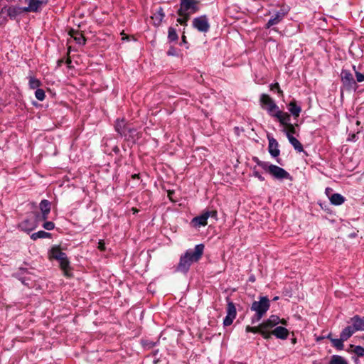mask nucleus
I'll use <instances>...</instances> for the list:
<instances>
[{"mask_svg":"<svg viewBox=\"0 0 364 364\" xmlns=\"http://www.w3.org/2000/svg\"><path fill=\"white\" fill-rule=\"evenodd\" d=\"M205 245L203 244L196 245L194 249H188L180 257V260L176 267V271L182 273H187L194 262H197L201 258L204 252Z\"/></svg>","mask_w":364,"mask_h":364,"instance_id":"f257e3e1","label":"nucleus"},{"mask_svg":"<svg viewBox=\"0 0 364 364\" xmlns=\"http://www.w3.org/2000/svg\"><path fill=\"white\" fill-rule=\"evenodd\" d=\"M270 306V301L267 296H260L259 301H255L250 307L255 314L251 318L252 324L259 322L265 315Z\"/></svg>","mask_w":364,"mask_h":364,"instance_id":"f03ea898","label":"nucleus"},{"mask_svg":"<svg viewBox=\"0 0 364 364\" xmlns=\"http://www.w3.org/2000/svg\"><path fill=\"white\" fill-rule=\"evenodd\" d=\"M199 0H180V8L177 11L178 15L185 14L191 16L200 10Z\"/></svg>","mask_w":364,"mask_h":364,"instance_id":"7ed1b4c3","label":"nucleus"},{"mask_svg":"<svg viewBox=\"0 0 364 364\" xmlns=\"http://www.w3.org/2000/svg\"><path fill=\"white\" fill-rule=\"evenodd\" d=\"M50 255L53 259L59 262L60 268L64 271L65 274L68 275L70 262L66 254L62 252L59 246H55L52 247L50 250Z\"/></svg>","mask_w":364,"mask_h":364,"instance_id":"20e7f679","label":"nucleus"},{"mask_svg":"<svg viewBox=\"0 0 364 364\" xmlns=\"http://www.w3.org/2000/svg\"><path fill=\"white\" fill-rule=\"evenodd\" d=\"M340 77L342 85L346 90L355 91L357 89L356 81L354 80L353 75L349 70L342 69Z\"/></svg>","mask_w":364,"mask_h":364,"instance_id":"39448f33","label":"nucleus"},{"mask_svg":"<svg viewBox=\"0 0 364 364\" xmlns=\"http://www.w3.org/2000/svg\"><path fill=\"white\" fill-rule=\"evenodd\" d=\"M265 172L269 173L272 177L277 180H292V176L289 172L277 165L269 164Z\"/></svg>","mask_w":364,"mask_h":364,"instance_id":"423d86ee","label":"nucleus"},{"mask_svg":"<svg viewBox=\"0 0 364 364\" xmlns=\"http://www.w3.org/2000/svg\"><path fill=\"white\" fill-rule=\"evenodd\" d=\"M192 26L200 33H208L210 28L208 17L206 15H201L194 18Z\"/></svg>","mask_w":364,"mask_h":364,"instance_id":"0eeeda50","label":"nucleus"},{"mask_svg":"<svg viewBox=\"0 0 364 364\" xmlns=\"http://www.w3.org/2000/svg\"><path fill=\"white\" fill-rule=\"evenodd\" d=\"M262 107L267 110L269 116L274 117L275 112L279 110L274 101L267 94H262L259 99Z\"/></svg>","mask_w":364,"mask_h":364,"instance_id":"6e6552de","label":"nucleus"},{"mask_svg":"<svg viewBox=\"0 0 364 364\" xmlns=\"http://www.w3.org/2000/svg\"><path fill=\"white\" fill-rule=\"evenodd\" d=\"M236 315L237 311L235 304L228 299L227 315L223 320L224 326H230L232 323L234 319L235 318Z\"/></svg>","mask_w":364,"mask_h":364,"instance_id":"1a4fd4ad","label":"nucleus"},{"mask_svg":"<svg viewBox=\"0 0 364 364\" xmlns=\"http://www.w3.org/2000/svg\"><path fill=\"white\" fill-rule=\"evenodd\" d=\"M279 321L280 318L278 316L272 315L261 323L262 330L269 334V338L272 336V331H269V330L279 324Z\"/></svg>","mask_w":364,"mask_h":364,"instance_id":"9d476101","label":"nucleus"},{"mask_svg":"<svg viewBox=\"0 0 364 364\" xmlns=\"http://www.w3.org/2000/svg\"><path fill=\"white\" fill-rule=\"evenodd\" d=\"M39 208L41 211V215L38 213L36 215V218L38 220L46 221L48 219L50 211V203L48 200L43 199L41 201Z\"/></svg>","mask_w":364,"mask_h":364,"instance_id":"9b49d317","label":"nucleus"},{"mask_svg":"<svg viewBox=\"0 0 364 364\" xmlns=\"http://www.w3.org/2000/svg\"><path fill=\"white\" fill-rule=\"evenodd\" d=\"M269 145H268V151L270 155L276 158L279 156L280 154V150L279 149V144L277 141L273 138L272 136H267Z\"/></svg>","mask_w":364,"mask_h":364,"instance_id":"f8f14e48","label":"nucleus"},{"mask_svg":"<svg viewBox=\"0 0 364 364\" xmlns=\"http://www.w3.org/2000/svg\"><path fill=\"white\" fill-rule=\"evenodd\" d=\"M287 12L284 11L283 10H280L277 11L276 14H274L272 18L268 21L267 23L265 28H269L270 27L277 25L279 23H280L284 16H286Z\"/></svg>","mask_w":364,"mask_h":364,"instance_id":"ddd939ff","label":"nucleus"},{"mask_svg":"<svg viewBox=\"0 0 364 364\" xmlns=\"http://www.w3.org/2000/svg\"><path fill=\"white\" fill-rule=\"evenodd\" d=\"M273 117L276 118L280 124L284 127L291 123L290 114L287 112H282L280 109L275 112Z\"/></svg>","mask_w":364,"mask_h":364,"instance_id":"4468645a","label":"nucleus"},{"mask_svg":"<svg viewBox=\"0 0 364 364\" xmlns=\"http://www.w3.org/2000/svg\"><path fill=\"white\" fill-rule=\"evenodd\" d=\"M348 323H351L356 331H364V316L361 317L358 315H355L350 318Z\"/></svg>","mask_w":364,"mask_h":364,"instance_id":"2eb2a0df","label":"nucleus"},{"mask_svg":"<svg viewBox=\"0 0 364 364\" xmlns=\"http://www.w3.org/2000/svg\"><path fill=\"white\" fill-rule=\"evenodd\" d=\"M43 4L44 2L40 0H28V6L23 7V10L25 12H37Z\"/></svg>","mask_w":364,"mask_h":364,"instance_id":"dca6fc26","label":"nucleus"},{"mask_svg":"<svg viewBox=\"0 0 364 364\" xmlns=\"http://www.w3.org/2000/svg\"><path fill=\"white\" fill-rule=\"evenodd\" d=\"M272 335H274L277 338L284 340L289 336V331L285 327L277 326L272 331Z\"/></svg>","mask_w":364,"mask_h":364,"instance_id":"f3484780","label":"nucleus"},{"mask_svg":"<svg viewBox=\"0 0 364 364\" xmlns=\"http://www.w3.org/2000/svg\"><path fill=\"white\" fill-rule=\"evenodd\" d=\"M207 221V215L203 213L200 215L193 218L191 223L194 228H200L201 226H205L208 223Z\"/></svg>","mask_w":364,"mask_h":364,"instance_id":"a211bd4d","label":"nucleus"},{"mask_svg":"<svg viewBox=\"0 0 364 364\" xmlns=\"http://www.w3.org/2000/svg\"><path fill=\"white\" fill-rule=\"evenodd\" d=\"M165 16V14L164 12V9L162 7H159L155 13L151 16V19L154 21V24L156 26H159L161 25L164 18Z\"/></svg>","mask_w":364,"mask_h":364,"instance_id":"6ab92c4d","label":"nucleus"},{"mask_svg":"<svg viewBox=\"0 0 364 364\" xmlns=\"http://www.w3.org/2000/svg\"><path fill=\"white\" fill-rule=\"evenodd\" d=\"M127 124L125 123V121L124 119H117L116 124H115V130L116 132L122 136H127Z\"/></svg>","mask_w":364,"mask_h":364,"instance_id":"aec40b11","label":"nucleus"},{"mask_svg":"<svg viewBox=\"0 0 364 364\" xmlns=\"http://www.w3.org/2000/svg\"><path fill=\"white\" fill-rule=\"evenodd\" d=\"M69 35L73 38V39L75 40V41L79 44V45H85V43H86V39L84 37V36L80 33L78 31H76V30H74V29H71L70 31H69Z\"/></svg>","mask_w":364,"mask_h":364,"instance_id":"412c9836","label":"nucleus"},{"mask_svg":"<svg viewBox=\"0 0 364 364\" xmlns=\"http://www.w3.org/2000/svg\"><path fill=\"white\" fill-rule=\"evenodd\" d=\"M245 331L246 332L249 333V332H252V333H259L261 334V336L264 338V339H269V334L267 332H264L262 327H261V323L257 326H254V327H252V326H247L245 328Z\"/></svg>","mask_w":364,"mask_h":364,"instance_id":"4be33fe9","label":"nucleus"},{"mask_svg":"<svg viewBox=\"0 0 364 364\" xmlns=\"http://www.w3.org/2000/svg\"><path fill=\"white\" fill-rule=\"evenodd\" d=\"M288 109L289 112L295 117L297 118L301 112V106L298 105L296 102L293 100L291 101L288 105Z\"/></svg>","mask_w":364,"mask_h":364,"instance_id":"5701e85b","label":"nucleus"},{"mask_svg":"<svg viewBox=\"0 0 364 364\" xmlns=\"http://www.w3.org/2000/svg\"><path fill=\"white\" fill-rule=\"evenodd\" d=\"M355 332H356V331L353 326V325L348 326L346 328H344L343 331L341 332L340 337L342 338V340H344L346 341L350 337H351Z\"/></svg>","mask_w":364,"mask_h":364,"instance_id":"b1692460","label":"nucleus"},{"mask_svg":"<svg viewBox=\"0 0 364 364\" xmlns=\"http://www.w3.org/2000/svg\"><path fill=\"white\" fill-rule=\"evenodd\" d=\"M23 9L19 6H10L7 10V14L11 19H15L21 13L25 12Z\"/></svg>","mask_w":364,"mask_h":364,"instance_id":"393cba45","label":"nucleus"},{"mask_svg":"<svg viewBox=\"0 0 364 364\" xmlns=\"http://www.w3.org/2000/svg\"><path fill=\"white\" fill-rule=\"evenodd\" d=\"M329 199L331 203L334 205H340L345 202V198L339 193H333Z\"/></svg>","mask_w":364,"mask_h":364,"instance_id":"a878e982","label":"nucleus"},{"mask_svg":"<svg viewBox=\"0 0 364 364\" xmlns=\"http://www.w3.org/2000/svg\"><path fill=\"white\" fill-rule=\"evenodd\" d=\"M289 143L294 146V149L299 152L304 151L303 146L301 142L293 136H288Z\"/></svg>","mask_w":364,"mask_h":364,"instance_id":"bb28decb","label":"nucleus"},{"mask_svg":"<svg viewBox=\"0 0 364 364\" xmlns=\"http://www.w3.org/2000/svg\"><path fill=\"white\" fill-rule=\"evenodd\" d=\"M168 40L170 43L177 42L178 40V35L173 27L171 26L168 29Z\"/></svg>","mask_w":364,"mask_h":364,"instance_id":"cd10ccee","label":"nucleus"},{"mask_svg":"<svg viewBox=\"0 0 364 364\" xmlns=\"http://www.w3.org/2000/svg\"><path fill=\"white\" fill-rule=\"evenodd\" d=\"M50 237L51 234L50 232L43 230L38 231L31 235V238L33 240H36L37 239L40 238H50Z\"/></svg>","mask_w":364,"mask_h":364,"instance_id":"c85d7f7f","label":"nucleus"},{"mask_svg":"<svg viewBox=\"0 0 364 364\" xmlns=\"http://www.w3.org/2000/svg\"><path fill=\"white\" fill-rule=\"evenodd\" d=\"M328 364H348V363L343 357L338 355H333L331 357Z\"/></svg>","mask_w":364,"mask_h":364,"instance_id":"c756f323","label":"nucleus"},{"mask_svg":"<svg viewBox=\"0 0 364 364\" xmlns=\"http://www.w3.org/2000/svg\"><path fill=\"white\" fill-rule=\"evenodd\" d=\"M331 341L333 346L337 350H343L344 345L343 341L344 340H342V338L340 337V338H331Z\"/></svg>","mask_w":364,"mask_h":364,"instance_id":"7c9ffc66","label":"nucleus"},{"mask_svg":"<svg viewBox=\"0 0 364 364\" xmlns=\"http://www.w3.org/2000/svg\"><path fill=\"white\" fill-rule=\"evenodd\" d=\"M41 85V81L34 77H30L29 78V87L31 89H37L38 87H40Z\"/></svg>","mask_w":364,"mask_h":364,"instance_id":"2f4dec72","label":"nucleus"},{"mask_svg":"<svg viewBox=\"0 0 364 364\" xmlns=\"http://www.w3.org/2000/svg\"><path fill=\"white\" fill-rule=\"evenodd\" d=\"M296 126H297V124H296ZM285 132L287 138L288 136H293V134H296L295 125L292 124L291 123L285 127Z\"/></svg>","mask_w":364,"mask_h":364,"instance_id":"473e14b6","label":"nucleus"},{"mask_svg":"<svg viewBox=\"0 0 364 364\" xmlns=\"http://www.w3.org/2000/svg\"><path fill=\"white\" fill-rule=\"evenodd\" d=\"M180 17L177 18V22L183 26H187V22L190 18V16L185 14L183 15H178Z\"/></svg>","mask_w":364,"mask_h":364,"instance_id":"72a5a7b5","label":"nucleus"},{"mask_svg":"<svg viewBox=\"0 0 364 364\" xmlns=\"http://www.w3.org/2000/svg\"><path fill=\"white\" fill-rule=\"evenodd\" d=\"M253 160L257 164V165L259 166V167H261L264 171H266L267 168L268 167V166L269 164V162L260 161L257 157H254Z\"/></svg>","mask_w":364,"mask_h":364,"instance_id":"f704fd0d","label":"nucleus"},{"mask_svg":"<svg viewBox=\"0 0 364 364\" xmlns=\"http://www.w3.org/2000/svg\"><path fill=\"white\" fill-rule=\"evenodd\" d=\"M353 69L355 72V77H356L355 81L358 82H364V74L357 71L355 69V65H353Z\"/></svg>","mask_w":364,"mask_h":364,"instance_id":"c9c22d12","label":"nucleus"},{"mask_svg":"<svg viewBox=\"0 0 364 364\" xmlns=\"http://www.w3.org/2000/svg\"><path fill=\"white\" fill-rule=\"evenodd\" d=\"M35 96L38 100L43 101L46 97L45 91L43 89H37L35 92Z\"/></svg>","mask_w":364,"mask_h":364,"instance_id":"e433bc0d","label":"nucleus"},{"mask_svg":"<svg viewBox=\"0 0 364 364\" xmlns=\"http://www.w3.org/2000/svg\"><path fill=\"white\" fill-rule=\"evenodd\" d=\"M28 224H29V220H25L21 223L19 226L21 228V230H25V231L32 230L33 229V228L28 227Z\"/></svg>","mask_w":364,"mask_h":364,"instance_id":"4c0bfd02","label":"nucleus"},{"mask_svg":"<svg viewBox=\"0 0 364 364\" xmlns=\"http://www.w3.org/2000/svg\"><path fill=\"white\" fill-rule=\"evenodd\" d=\"M354 353L358 357H364V348L360 346H357L354 348Z\"/></svg>","mask_w":364,"mask_h":364,"instance_id":"58836bf2","label":"nucleus"},{"mask_svg":"<svg viewBox=\"0 0 364 364\" xmlns=\"http://www.w3.org/2000/svg\"><path fill=\"white\" fill-rule=\"evenodd\" d=\"M270 90L274 91V90H277L278 94L280 95V96H282L283 95V91L280 89V87H279V85L278 82H276V83H274V84H272L270 85Z\"/></svg>","mask_w":364,"mask_h":364,"instance_id":"ea45409f","label":"nucleus"},{"mask_svg":"<svg viewBox=\"0 0 364 364\" xmlns=\"http://www.w3.org/2000/svg\"><path fill=\"white\" fill-rule=\"evenodd\" d=\"M43 228L47 230H52L55 228V224L51 221H46L43 224Z\"/></svg>","mask_w":364,"mask_h":364,"instance_id":"a19ab883","label":"nucleus"},{"mask_svg":"<svg viewBox=\"0 0 364 364\" xmlns=\"http://www.w3.org/2000/svg\"><path fill=\"white\" fill-rule=\"evenodd\" d=\"M207 215V218L208 219L210 217L217 219V211L216 210H210L204 212Z\"/></svg>","mask_w":364,"mask_h":364,"instance_id":"79ce46f5","label":"nucleus"},{"mask_svg":"<svg viewBox=\"0 0 364 364\" xmlns=\"http://www.w3.org/2000/svg\"><path fill=\"white\" fill-rule=\"evenodd\" d=\"M167 55L168 56H176L178 53L176 48L173 46H170L167 51Z\"/></svg>","mask_w":364,"mask_h":364,"instance_id":"37998d69","label":"nucleus"},{"mask_svg":"<svg viewBox=\"0 0 364 364\" xmlns=\"http://www.w3.org/2000/svg\"><path fill=\"white\" fill-rule=\"evenodd\" d=\"M253 176L257 178L260 181H264V178L259 173V171H256L255 168L253 169Z\"/></svg>","mask_w":364,"mask_h":364,"instance_id":"c03bdc74","label":"nucleus"},{"mask_svg":"<svg viewBox=\"0 0 364 364\" xmlns=\"http://www.w3.org/2000/svg\"><path fill=\"white\" fill-rule=\"evenodd\" d=\"M98 249L101 251H104L105 250V244L103 240H100L98 242Z\"/></svg>","mask_w":364,"mask_h":364,"instance_id":"a18cd8bd","label":"nucleus"},{"mask_svg":"<svg viewBox=\"0 0 364 364\" xmlns=\"http://www.w3.org/2000/svg\"><path fill=\"white\" fill-rule=\"evenodd\" d=\"M136 132V130L134 128H131L129 127V126H127V135L129 134H130V136L134 134V133Z\"/></svg>","mask_w":364,"mask_h":364,"instance_id":"49530a36","label":"nucleus"},{"mask_svg":"<svg viewBox=\"0 0 364 364\" xmlns=\"http://www.w3.org/2000/svg\"><path fill=\"white\" fill-rule=\"evenodd\" d=\"M19 273L17 272L15 274V275L18 278V279L22 282V284H23L24 285L26 286H28V284L26 282V279L25 278H23V277H19Z\"/></svg>","mask_w":364,"mask_h":364,"instance_id":"de8ad7c7","label":"nucleus"},{"mask_svg":"<svg viewBox=\"0 0 364 364\" xmlns=\"http://www.w3.org/2000/svg\"><path fill=\"white\" fill-rule=\"evenodd\" d=\"M186 44L187 43V41H186V36L183 35L182 37H181V44Z\"/></svg>","mask_w":364,"mask_h":364,"instance_id":"09e8293b","label":"nucleus"},{"mask_svg":"<svg viewBox=\"0 0 364 364\" xmlns=\"http://www.w3.org/2000/svg\"><path fill=\"white\" fill-rule=\"evenodd\" d=\"M279 323H282L283 325H287V320H285L284 318L283 319H280Z\"/></svg>","mask_w":364,"mask_h":364,"instance_id":"8fccbe9b","label":"nucleus"},{"mask_svg":"<svg viewBox=\"0 0 364 364\" xmlns=\"http://www.w3.org/2000/svg\"><path fill=\"white\" fill-rule=\"evenodd\" d=\"M64 60L63 59H60L58 60V65L60 66L63 63Z\"/></svg>","mask_w":364,"mask_h":364,"instance_id":"3c124183","label":"nucleus"},{"mask_svg":"<svg viewBox=\"0 0 364 364\" xmlns=\"http://www.w3.org/2000/svg\"><path fill=\"white\" fill-rule=\"evenodd\" d=\"M249 281L251 282H254L255 281V277L254 276L250 277Z\"/></svg>","mask_w":364,"mask_h":364,"instance_id":"603ef678","label":"nucleus"},{"mask_svg":"<svg viewBox=\"0 0 364 364\" xmlns=\"http://www.w3.org/2000/svg\"><path fill=\"white\" fill-rule=\"evenodd\" d=\"M71 62L72 61H71V59L70 58H68L66 61H65L66 64L68 65L71 63Z\"/></svg>","mask_w":364,"mask_h":364,"instance_id":"864d4df0","label":"nucleus"},{"mask_svg":"<svg viewBox=\"0 0 364 364\" xmlns=\"http://www.w3.org/2000/svg\"><path fill=\"white\" fill-rule=\"evenodd\" d=\"M19 271L23 272H26L27 269L26 268L21 267V268H19Z\"/></svg>","mask_w":364,"mask_h":364,"instance_id":"5fc2aeb1","label":"nucleus"},{"mask_svg":"<svg viewBox=\"0 0 364 364\" xmlns=\"http://www.w3.org/2000/svg\"><path fill=\"white\" fill-rule=\"evenodd\" d=\"M326 338L331 341V338H333L331 337V333H329V334L326 336Z\"/></svg>","mask_w":364,"mask_h":364,"instance_id":"6e6d98bb","label":"nucleus"},{"mask_svg":"<svg viewBox=\"0 0 364 364\" xmlns=\"http://www.w3.org/2000/svg\"><path fill=\"white\" fill-rule=\"evenodd\" d=\"M113 150H114V152L119 151V149H118L117 146L114 147Z\"/></svg>","mask_w":364,"mask_h":364,"instance_id":"4d7b16f0","label":"nucleus"},{"mask_svg":"<svg viewBox=\"0 0 364 364\" xmlns=\"http://www.w3.org/2000/svg\"><path fill=\"white\" fill-rule=\"evenodd\" d=\"M277 299H278V296H275V297L274 298V300H277Z\"/></svg>","mask_w":364,"mask_h":364,"instance_id":"13d9d810","label":"nucleus"},{"mask_svg":"<svg viewBox=\"0 0 364 364\" xmlns=\"http://www.w3.org/2000/svg\"><path fill=\"white\" fill-rule=\"evenodd\" d=\"M132 210H134V213L137 212V210L136 209H134V208H133Z\"/></svg>","mask_w":364,"mask_h":364,"instance_id":"bf43d9fd","label":"nucleus"},{"mask_svg":"<svg viewBox=\"0 0 364 364\" xmlns=\"http://www.w3.org/2000/svg\"><path fill=\"white\" fill-rule=\"evenodd\" d=\"M292 342H293V343H295V342H296V339H295V338H294V339H293V340H292Z\"/></svg>","mask_w":364,"mask_h":364,"instance_id":"052dcab7","label":"nucleus"},{"mask_svg":"<svg viewBox=\"0 0 364 364\" xmlns=\"http://www.w3.org/2000/svg\"><path fill=\"white\" fill-rule=\"evenodd\" d=\"M363 339L364 340V336L363 337Z\"/></svg>","mask_w":364,"mask_h":364,"instance_id":"680f3d73","label":"nucleus"}]
</instances>
